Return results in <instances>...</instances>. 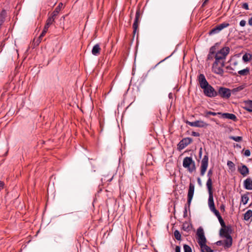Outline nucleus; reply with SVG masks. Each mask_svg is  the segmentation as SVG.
<instances>
[{"mask_svg": "<svg viewBox=\"0 0 252 252\" xmlns=\"http://www.w3.org/2000/svg\"><path fill=\"white\" fill-rule=\"evenodd\" d=\"M230 48L225 47L218 51L215 56V60L224 63L226 56L229 54Z\"/></svg>", "mask_w": 252, "mask_h": 252, "instance_id": "obj_1", "label": "nucleus"}, {"mask_svg": "<svg viewBox=\"0 0 252 252\" xmlns=\"http://www.w3.org/2000/svg\"><path fill=\"white\" fill-rule=\"evenodd\" d=\"M208 206L210 210L213 213H214L216 216L218 218L221 227L226 226L225 222H224L222 217L220 214L219 212L215 208L213 198L208 199Z\"/></svg>", "mask_w": 252, "mask_h": 252, "instance_id": "obj_2", "label": "nucleus"}, {"mask_svg": "<svg viewBox=\"0 0 252 252\" xmlns=\"http://www.w3.org/2000/svg\"><path fill=\"white\" fill-rule=\"evenodd\" d=\"M224 66V63L215 60L212 64V71L214 73L222 76L224 73L223 67Z\"/></svg>", "mask_w": 252, "mask_h": 252, "instance_id": "obj_3", "label": "nucleus"}, {"mask_svg": "<svg viewBox=\"0 0 252 252\" xmlns=\"http://www.w3.org/2000/svg\"><path fill=\"white\" fill-rule=\"evenodd\" d=\"M183 166L188 169L190 172H192L195 169V162L191 157H186L183 159Z\"/></svg>", "mask_w": 252, "mask_h": 252, "instance_id": "obj_4", "label": "nucleus"}, {"mask_svg": "<svg viewBox=\"0 0 252 252\" xmlns=\"http://www.w3.org/2000/svg\"><path fill=\"white\" fill-rule=\"evenodd\" d=\"M231 94V90L223 87H219L217 92V96L219 95L222 98L228 99L230 97Z\"/></svg>", "mask_w": 252, "mask_h": 252, "instance_id": "obj_5", "label": "nucleus"}, {"mask_svg": "<svg viewBox=\"0 0 252 252\" xmlns=\"http://www.w3.org/2000/svg\"><path fill=\"white\" fill-rule=\"evenodd\" d=\"M213 174V171L212 169H210L207 173V176L208 179L207 180L206 183V186L209 192V198L211 199L213 198V189H212V180L211 179V176Z\"/></svg>", "mask_w": 252, "mask_h": 252, "instance_id": "obj_6", "label": "nucleus"}, {"mask_svg": "<svg viewBox=\"0 0 252 252\" xmlns=\"http://www.w3.org/2000/svg\"><path fill=\"white\" fill-rule=\"evenodd\" d=\"M204 95L209 97H215L217 96V92L215 89L210 84L203 89Z\"/></svg>", "mask_w": 252, "mask_h": 252, "instance_id": "obj_7", "label": "nucleus"}, {"mask_svg": "<svg viewBox=\"0 0 252 252\" xmlns=\"http://www.w3.org/2000/svg\"><path fill=\"white\" fill-rule=\"evenodd\" d=\"M208 156L205 155L201 160V167H200V175L203 176L204 175L207 169L208 165Z\"/></svg>", "mask_w": 252, "mask_h": 252, "instance_id": "obj_8", "label": "nucleus"}, {"mask_svg": "<svg viewBox=\"0 0 252 252\" xmlns=\"http://www.w3.org/2000/svg\"><path fill=\"white\" fill-rule=\"evenodd\" d=\"M187 124L191 126L197 127H206L209 126V124L205 123L203 121H196L194 122H186Z\"/></svg>", "mask_w": 252, "mask_h": 252, "instance_id": "obj_9", "label": "nucleus"}, {"mask_svg": "<svg viewBox=\"0 0 252 252\" xmlns=\"http://www.w3.org/2000/svg\"><path fill=\"white\" fill-rule=\"evenodd\" d=\"M194 191V186L193 184L190 183L189 185V188L188 192V201L187 203L188 207L189 208L192 199L193 198V194Z\"/></svg>", "mask_w": 252, "mask_h": 252, "instance_id": "obj_10", "label": "nucleus"}, {"mask_svg": "<svg viewBox=\"0 0 252 252\" xmlns=\"http://www.w3.org/2000/svg\"><path fill=\"white\" fill-rule=\"evenodd\" d=\"M231 227L230 226H225L221 227V228L220 230V234L221 237H229L231 236Z\"/></svg>", "mask_w": 252, "mask_h": 252, "instance_id": "obj_11", "label": "nucleus"}, {"mask_svg": "<svg viewBox=\"0 0 252 252\" xmlns=\"http://www.w3.org/2000/svg\"><path fill=\"white\" fill-rule=\"evenodd\" d=\"M198 81L202 89H205V87L209 84L203 74H200L198 75Z\"/></svg>", "mask_w": 252, "mask_h": 252, "instance_id": "obj_12", "label": "nucleus"}, {"mask_svg": "<svg viewBox=\"0 0 252 252\" xmlns=\"http://www.w3.org/2000/svg\"><path fill=\"white\" fill-rule=\"evenodd\" d=\"M192 140L191 138L187 137L183 139L178 144V148L179 149H183L188 145L192 142Z\"/></svg>", "mask_w": 252, "mask_h": 252, "instance_id": "obj_13", "label": "nucleus"}, {"mask_svg": "<svg viewBox=\"0 0 252 252\" xmlns=\"http://www.w3.org/2000/svg\"><path fill=\"white\" fill-rule=\"evenodd\" d=\"M140 15V10H137L136 12L134 21V23H133V26H132L133 29V34H135V33L137 31V30L138 29Z\"/></svg>", "mask_w": 252, "mask_h": 252, "instance_id": "obj_14", "label": "nucleus"}, {"mask_svg": "<svg viewBox=\"0 0 252 252\" xmlns=\"http://www.w3.org/2000/svg\"><path fill=\"white\" fill-rule=\"evenodd\" d=\"M238 171L243 177H246L249 174V169L248 167L244 164L238 167Z\"/></svg>", "mask_w": 252, "mask_h": 252, "instance_id": "obj_15", "label": "nucleus"}, {"mask_svg": "<svg viewBox=\"0 0 252 252\" xmlns=\"http://www.w3.org/2000/svg\"><path fill=\"white\" fill-rule=\"evenodd\" d=\"M250 68L246 67V68L239 70L238 72H231V73L234 76H238V74H239L240 76H247L250 74Z\"/></svg>", "mask_w": 252, "mask_h": 252, "instance_id": "obj_16", "label": "nucleus"}, {"mask_svg": "<svg viewBox=\"0 0 252 252\" xmlns=\"http://www.w3.org/2000/svg\"><path fill=\"white\" fill-rule=\"evenodd\" d=\"M224 238L225 239L223 240L224 248L225 249H226L231 247L232 244V238L231 236L225 237Z\"/></svg>", "mask_w": 252, "mask_h": 252, "instance_id": "obj_17", "label": "nucleus"}, {"mask_svg": "<svg viewBox=\"0 0 252 252\" xmlns=\"http://www.w3.org/2000/svg\"><path fill=\"white\" fill-rule=\"evenodd\" d=\"M244 187L246 189L252 190V179L250 178H248L244 180Z\"/></svg>", "mask_w": 252, "mask_h": 252, "instance_id": "obj_18", "label": "nucleus"}, {"mask_svg": "<svg viewBox=\"0 0 252 252\" xmlns=\"http://www.w3.org/2000/svg\"><path fill=\"white\" fill-rule=\"evenodd\" d=\"M63 7V4L62 2L59 3L58 5L56 7L54 11L52 12L51 16L55 19L56 17L59 14Z\"/></svg>", "mask_w": 252, "mask_h": 252, "instance_id": "obj_19", "label": "nucleus"}, {"mask_svg": "<svg viewBox=\"0 0 252 252\" xmlns=\"http://www.w3.org/2000/svg\"><path fill=\"white\" fill-rule=\"evenodd\" d=\"M101 48L99 44H95L92 50V53L94 56H98L100 54Z\"/></svg>", "mask_w": 252, "mask_h": 252, "instance_id": "obj_20", "label": "nucleus"}, {"mask_svg": "<svg viewBox=\"0 0 252 252\" xmlns=\"http://www.w3.org/2000/svg\"><path fill=\"white\" fill-rule=\"evenodd\" d=\"M201 252H214L210 247L208 246L206 243L199 245Z\"/></svg>", "mask_w": 252, "mask_h": 252, "instance_id": "obj_21", "label": "nucleus"}, {"mask_svg": "<svg viewBox=\"0 0 252 252\" xmlns=\"http://www.w3.org/2000/svg\"><path fill=\"white\" fill-rule=\"evenodd\" d=\"M223 118L232 120L234 121H236L237 120L236 116L233 114L230 113H223L221 114Z\"/></svg>", "mask_w": 252, "mask_h": 252, "instance_id": "obj_22", "label": "nucleus"}, {"mask_svg": "<svg viewBox=\"0 0 252 252\" xmlns=\"http://www.w3.org/2000/svg\"><path fill=\"white\" fill-rule=\"evenodd\" d=\"M54 21H55V18L51 16L46 20V24L44 28L45 29L48 30L49 27L53 23Z\"/></svg>", "mask_w": 252, "mask_h": 252, "instance_id": "obj_23", "label": "nucleus"}, {"mask_svg": "<svg viewBox=\"0 0 252 252\" xmlns=\"http://www.w3.org/2000/svg\"><path fill=\"white\" fill-rule=\"evenodd\" d=\"M246 87L245 84L238 86V87L235 88L231 90V94H236L237 93L243 90Z\"/></svg>", "mask_w": 252, "mask_h": 252, "instance_id": "obj_24", "label": "nucleus"}, {"mask_svg": "<svg viewBox=\"0 0 252 252\" xmlns=\"http://www.w3.org/2000/svg\"><path fill=\"white\" fill-rule=\"evenodd\" d=\"M252 218V210H249L244 214V220L246 221H249Z\"/></svg>", "mask_w": 252, "mask_h": 252, "instance_id": "obj_25", "label": "nucleus"}, {"mask_svg": "<svg viewBox=\"0 0 252 252\" xmlns=\"http://www.w3.org/2000/svg\"><path fill=\"white\" fill-rule=\"evenodd\" d=\"M244 108L248 112H252V100H249L246 102Z\"/></svg>", "mask_w": 252, "mask_h": 252, "instance_id": "obj_26", "label": "nucleus"}, {"mask_svg": "<svg viewBox=\"0 0 252 252\" xmlns=\"http://www.w3.org/2000/svg\"><path fill=\"white\" fill-rule=\"evenodd\" d=\"M48 29H45L44 28L40 34V36H39L38 38L37 39L36 42L37 44H38L41 41L42 37L45 35V34L47 33L48 31Z\"/></svg>", "mask_w": 252, "mask_h": 252, "instance_id": "obj_27", "label": "nucleus"}, {"mask_svg": "<svg viewBox=\"0 0 252 252\" xmlns=\"http://www.w3.org/2000/svg\"><path fill=\"white\" fill-rule=\"evenodd\" d=\"M197 237V242L199 245H201V244L206 243L207 240L205 236H202Z\"/></svg>", "mask_w": 252, "mask_h": 252, "instance_id": "obj_28", "label": "nucleus"}, {"mask_svg": "<svg viewBox=\"0 0 252 252\" xmlns=\"http://www.w3.org/2000/svg\"><path fill=\"white\" fill-rule=\"evenodd\" d=\"M227 165L228 166L229 169L231 171H234L235 170V166L234 163L230 160H228L227 162Z\"/></svg>", "mask_w": 252, "mask_h": 252, "instance_id": "obj_29", "label": "nucleus"}, {"mask_svg": "<svg viewBox=\"0 0 252 252\" xmlns=\"http://www.w3.org/2000/svg\"><path fill=\"white\" fill-rule=\"evenodd\" d=\"M249 197L247 194H243L241 196V202L244 204H246L249 201Z\"/></svg>", "mask_w": 252, "mask_h": 252, "instance_id": "obj_30", "label": "nucleus"}, {"mask_svg": "<svg viewBox=\"0 0 252 252\" xmlns=\"http://www.w3.org/2000/svg\"><path fill=\"white\" fill-rule=\"evenodd\" d=\"M221 31L220 30L219 27L217 26L213 29H212L210 32L209 34H214L219 33Z\"/></svg>", "mask_w": 252, "mask_h": 252, "instance_id": "obj_31", "label": "nucleus"}, {"mask_svg": "<svg viewBox=\"0 0 252 252\" xmlns=\"http://www.w3.org/2000/svg\"><path fill=\"white\" fill-rule=\"evenodd\" d=\"M220 30L221 31L224 28H227L229 26V24L226 22H223L220 25H217Z\"/></svg>", "mask_w": 252, "mask_h": 252, "instance_id": "obj_32", "label": "nucleus"}, {"mask_svg": "<svg viewBox=\"0 0 252 252\" xmlns=\"http://www.w3.org/2000/svg\"><path fill=\"white\" fill-rule=\"evenodd\" d=\"M205 115H204L205 117H208V115H212V116H216L217 115H221V113H220V112H218V113H216V112H211V111H206L205 112Z\"/></svg>", "mask_w": 252, "mask_h": 252, "instance_id": "obj_33", "label": "nucleus"}, {"mask_svg": "<svg viewBox=\"0 0 252 252\" xmlns=\"http://www.w3.org/2000/svg\"><path fill=\"white\" fill-rule=\"evenodd\" d=\"M229 138L236 142H240L242 140V137L241 136H230Z\"/></svg>", "mask_w": 252, "mask_h": 252, "instance_id": "obj_34", "label": "nucleus"}, {"mask_svg": "<svg viewBox=\"0 0 252 252\" xmlns=\"http://www.w3.org/2000/svg\"><path fill=\"white\" fill-rule=\"evenodd\" d=\"M251 57V55L245 54L243 55L242 59L245 62H248L250 61Z\"/></svg>", "mask_w": 252, "mask_h": 252, "instance_id": "obj_35", "label": "nucleus"}, {"mask_svg": "<svg viewBox=\"0 0 252 252\" xmlns=\"http://www.w3.org/2000/svg\"><path fill=\"white\" fill-rule=\"evenodd\" d=\"M196 235L197 237L205 236L204 230L202 227H200L197 229Z\"/></svg>", "mask_w": 252, "mask_h": 252, "instance_id": "obj_36", "label": "nucleus"}, {"mask_svg": "<svg viewBox=\"0 0 252 252\" xmlns=\"http://www.w3.org/2000/svg\"><path fill=\"white\" fill-rule=\"evenodd\" d=\"M196 235L197 237L205 236L204 230L202 227H200L197 229Z\"/></svg>", "mask_w": 252, "mask_h": 252, "instance_id": "obj_37", "label": "nucleus"}, {"mask_svg": "<svg viewBox=\"0 0 252 252\" xmlns=\"http://www.w3.org/2000/svg\"><path fill=\"white\" fill-rule=\"evenodd\" d=\"M174 235L177 240H180L181 239V235L178 230H176L174 231Z\"/></svg>", "mask_w": 252, "mask_h": 252, "instance_id": "obj_38", "label": "nucleus"}, {"mask_svg": "<svg viewBox=\"0 0 252 252\" xmlns=\"http://www.w3.org/2000/svg\"><path fill=\"white\" fill-rule=\"evenodd\" d=\"M182 228L184 230L189 231L190 230V228L188 223L185 222L183 224Z\"/></svg>", "mask_w": 252, "mask_h": 252, "instance_id": "obj_39", "label": "nucleus"}, {"mask_svg": "<svg viewBox=\"0 0 252 252\" xmlns=\"http://www.w3.org/2000/svg\"><path fill=\"white\" fill-rule=\"evenodd\" d=\"M184 252H192V250L190 246L185 244L183 246Z\"/></svg>", "mask_w": 252, "mask_h": 252, "instance_id": "obj_40", "label": "nucleus"}, {"mask_svg": "<svg viewBox=\"0 0 252 252\" xmlns=\"http://www.w3.org/2000/svg\"><path fill=\"white\" fill-rule=\"evenodd\" d=\"M218 44L216 43L215 45L211 47L210 49V50H209V52L210 53H211L212 54H216V53H217V51H216V45H217Z\"/></svg>", "mask_w": 252, "mask_h": 252, "instance_id": "obj_41", "label": "nucleus"}, {"mask_svg": "<svg viewBox=\"0 0 252 252\" xmlns=\"http://www.w3.org/2000/svg\"><path fill=\"white\" fill-rule=\"evenodd\" d=\"M215 54L209 52L207 56V60H213L215 59Z\"/></svg>", "mask_w": 252, "mask_h": 252, "instance_id": "obj_42", "label": "nucleus"}, {"mask_svg": "<svg viewBox=\"0 0 252 252\" xmlns=\"http://www.w3.org/2000/svg\"><path fill=\"white\" fill-rule=\"evenodd\" d=\"M244 155L246 157H249L251 155V152L249 150H246L244 152Z\"/></svg>", "mask_w": 252, "mask_h": 252, "instance_id": "obj_43", "label": "nucleus"}, {"mask_svg": "<svg viewBox=\"0 0 252 252\" xmlns=\"http://www.w3.org/2000/svg\"><path fill=\"white\" fill-rule=\"evenodd\" d=\"M242 7L244 9H245L246 10H249V5H248V4L247 3H244L242 5Z\"/></svg>", "mask_w": 252, "mask_h": 252, "instance_id": "obj_44", "label": "nucleus"}, {"mask_svg": "<svg viewBox=\"0 0 252 252\" xmlns=\"http://www.w3.org/2000/svg\"><path fill=\"white\" fill-rule=\"evenodd\" d=\"M216 244H217V245L218 246H223L224 247V242H223V240L219 241H218L216 243Z\"/></svg>", "mask_w": 252, "mask_h": 252, "instance_id": "obj_45", "label": "nucleus"}, {"mask_svg": "<svg viewBox=\"0 0 252 252\" xmlns=\"http://www.w3.org/2000/svg\"><path fill=\"white\" fill-rule=\"evenodd\" d=\"M246 22L244 20H242L240 22V26L241 27H244L246 25Z\"/></svg>", "mask_w": 252, "mask_h": 252, "instance_id": "obj_46", "label": "nucleus"}, {"mask_svg": "<svg viewBox=\"0 0 252 252\" xmlns=\"http://www.w3.org/2000/svg\"><path fill=\"white\" fill-rule=\"evenodd\" d=\"M191 135L195 137L199 136L200 134L197 132L192 131L191 132Z\"/></svg>", "mask_w": 252, "mask_h": 252, "instance_id": "obj_47", "label": "nucleus"}, {"mask_svg": "<svg viewBox=\"0 0 252 252\" xmlns=\"http://www.w3.org/2000/svg\"><path fill=\"white\" fill-rule=\"evenodd\" d=\"M175 252H181V249L179 246H176Z\"/></svg>", "mask_w": 252, "mask_h": 252, "instance_id": "obj_48", "label": "nucleus"}, {"mask_svg": "<svg viewBox=\"0 0 252 252\" xmlns=\"http://www.w3.org/2000/svg\"><path fill=\"white\" fill-rule=\"evenodd\" d=\"M187 216V207H186L185 208V210L184 211V217H186Z\"/></svg>", "mask_w": 252, "mask_h": 252, "instance_id": "obj_49", "label": "nucleus"}, {"mask_svg": "<svg viewBox=\"0 0 252 252\" xmlns=\"http://www.w3.org/2000/svg\"><path fill=\"white\" fill-rule=\"evenodd\" d=\"M248 24L250 26H252V17L249 19Z\"/></svg>", "mask_w": 252, "mask_h": 252, "instance_id": "obj_50", "label": "nucleus"}, {"mask_svg": "<svg viewBox=\"0 0 252 252\" xmlns=\"http://www.w3.org/2000/svg\"><path fill=\"white\" fill-rule=\"evenodd\" d=\"M220 209L221 211H224V210H225V206L223 204H222L220 206Z\"/></svg>", "mask_w": 252, "mask_h": 252, "instance_id": "obj_51", "label": "nucleus"}, {"mask_svg": "<svg viewBox=\"0 0 252 252\" xmlns=\"http://www.w3.org/2000/svg\"><path fill=\"white\" fill-rule=\"evenodd\" d=\"M209 0H204L202 5V6H204L205 5V4L207 3V2Z\"/></svg>", "mask_w": 252, "mask_h": 252, "instance_id": "obj_52", "label": "nucleus"}, {"mask_svg": "<svg viewBox=\"0 0 252 252\" xmlns=\"http://www.w3.org/2000/svg\"><path fill=\"white\" fill-rule=\"evenodd\" d=\"M197 182L198 184L201 185V179L199 178L197 179Z\"/></svg>", "mask_w": 252, "mask_h": 252, "instance_id": "obj_53", "label": "nucleus"}, {"mask_svg": "<svg viewBox=\"0 0 252 252\" xmlns=\"http://www.w3.org/2000/svg\"><path fill=\"white\" fill-rule=\"evenodd\" d=\"M112 179H113V177H111L110 179L107 180V181L111 182L112 181Z\"/></svg>", "mask_w": 252, "mask_h": 252, "instance_id": "obj_54", "label": "nucleus"}, {"mask_svg": "<svg viewBox=\"0 0 252 252\" xmlns=\"http://www.w3.org/2000/svg\"><path fill=\"white\" fill-rule=\"evenodd\" d=\"M227 68H230V69H232V67H230V68H229L228 66L227 67Z\"/></svg>", "mask_w": 252, "mask_h": 252, "instance_id": "obj_55", "label": "nucleus"}]
</instances>
